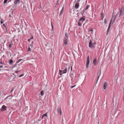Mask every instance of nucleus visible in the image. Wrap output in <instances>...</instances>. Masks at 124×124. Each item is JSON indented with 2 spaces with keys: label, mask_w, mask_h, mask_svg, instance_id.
I'll return each mask as SVG.
<instances>
[{
  "label": "nucleus",
  "mask_w": 124,
  "mask_h": 124,
  "mask_svg": "<svg viewBox=\"0 0 124 124\" xmlns=\"http://www.w3.org/2000/svg\"><path fill=\"white\" fill-rule=\"evenodd\" d=\"M86 17L85 16H83L78 21V24L79 26H81L82 25L83 22L85 19Z\"/></svg>",
  "instance_id": "nucleus-1"
},
{
  "label": "nucleus",
  "mask_w": 124,
  "mask_h": 124,
  "mask_svg": "<svg viewBox=\"0 0 124 124\" xmlns=\"http://www.w3.org/2000/svg\"><path fill=\"white\" fill-rule=\"evenodd\" d=\"M118 15H119V14H118V13H117V14H116V16L114 18L113 22L112 23V21L113 19V16H112V17L111 18L110 20V22L109 23V28L110 27V26H111L112 24H113V22H114V21L116 19V16H118Z\"/></svg>",
  "instance_id": "nucleus-2"
},
{
  "label": "nucleus",
  "mask_w": 124,
  "mask_h": 124,
  "mask_svg": "<svg viewBox=\"0 0 124 124\" xmlns=\"http://www.w3.org/2000/svg\"><path fill=\"white\" fill-rule=\"evenodd\" d=\"M90 63V60L89 59V56H88L87 58V61L86 62V68H88L89 64Z\"/></svg>",
  "instance_id": "nucleus-3"
},
{
  "label": "nucleus",
  "mask_w": 124,
  "mask_h": 124,
  "mask_svg": "<svg viewBox=\"0 0 124 124\" xmlns=\"http://www.w3.org/2000/svg\"><path fill=\"white\" fill-rule=\"evenodd\" d=\"M89 47L91 49L94 48V46L93 43H92L91 41L89 42Z\"/></svg>",
  "instance_id": "nucleus-4"
},
{
  "label": "nucleus",
  "mask_w": 124,
  "mask_h": 124,
  "mask_svg": "<svg viewBox=\"0 0 124 124\" xmlns=\"http://www.w3.org/2000/svg\"><path fill=\"white\" fill-rule=\"evenodd\" d=\"M79 6V2H76L74 5V8L77 9H78Z\"/></svg>",
  "instance_id": "nucleus-5"
},
{
  "label": "nucleus",
  "mask_w": 124,
  "mask_h": 124,
  "mask_svg": "<svg viewBox=\"0 0 124 124\" xmlns=\"http://www.w3.org/2000/svg\"><path fill=\"white\" fill-rule=\"evenodd\" d=\"M1 108L2 111H5L6 110L7 107L5 105H3L2 106Z\"/></svg>",
  "instance_id": "nucleus-6"
},
{
  "label": "nucleus",
  "mask_w": 124,
  "mask_h": 124,
  "mask_svg": "<svg viewBox=\"0 0 124 124\" xmlns=\"http://www.w3.org/2000/svg\"><path fill=\"white\" fill-rule=\"evenodd\" d=\"M70 36V34L69 33L66 32L65 33V36L64 38L68 39V38H69Z\"/></svg>",
  "instance_id": "nucleus-7"
},
{
  "label": "nucleus",
  "mask_w": 124,
  "mask_h": 124,
  "mask_svg": "<svg viewBox=\"0 0 124 124\" xmlns=\"http://www.w3.org/2000/svg\"><path fill=\"white\" fill-rule=\"evenodd\" d=\"M107 83L106 82H105L103 86V88L104 90H105L106 89V87H107Z\"/></svg>",
  "instance_id": "nucleus-8"
},
{
  "label": "nucleus",
  "mask_w": 124,
  "mask_h": 124,
  "mask_svg": "<svg viewBox=\"0 0 124 124\" xmlns=\"http://www.w3.org/2000/svg\"><path fill=\"white\" fill-rule=\"evenodd\" d=\"M124 14V12L123 11V10H122V9H120V12L119 15V17H120L122 16Z\"/></svg>",
  "instance_id": "nucleus-9"
},
{
  "label": "nucleus",
  "mask_w": 124,
  "mask_h": 124,
  "mask_svg": "<svg viewBox=\"0 0 124 124\" xmlns=\"http://www.w3.org/2000/svg\"><path fill=\"white\" fill-rule=\"evenodd\" d=\"M97 62V59L96 58V57L94 59L93 62V64L95 65H96V62Z\"/></svg>",
  "instance_id": "nucleus-10"
},
{
  "label": "nucleus",
  "mask_w": 124,
  "mask_h": 124,
  "mask_svg": "<svg viewBox=\"0 0 124 124\" xmlns=\"http://www.w3.org/2000/svg\"><path fill=\"white\" fill-rule=\"evenodd\" d=\"M58 113L59 114L60 116L62 115V111L61 108H60L58 109Z\"/></svg>",
  "instance_id": "nucleus-11"
},
{
  "label": "nucleus",
  "mask_w": 124,
  "mask_h": 124,
  "mask_svg": "<svg viewBox=\"0 0 124 124\" xmlns=\"http://www.w3.org/2000/svg\"><path fill=\"white\" fill-rule=\"evenodd\" d=\"M64 44L67 45V44L68 39L66 38L64 39Z\"/></svg>",
  "instance_id": "nucleus-12"
},
{
  "label": "nucleus",
  "mask_w": 124,
  "mask_h": 124,
  "mask_svg": "<svg viewBox=\"0 0 124 124\" xmlns=\"http://www.w3.org/2000/svg\"><path fill=\"white\" fill-rule=\"evenodd\" d=\"M20 0H15L14 1V3L15 5H16L19 2Z\"/></svg>",
  "instance_id": "nucleus-13"
},
{
  "label": "nucleus",
  "mask_w": 124,
  "mask_h": 124,
  "mask_svg": "<svg viewBox=\"0 0 124 124\" xmlns=\"http://www.w3.org/2000/svg\"><path fill=\"white\" fill-rule=\"evenodd\" d=\"M67 68H65V69L63 71L62 73L64 74L66 73L67 72Z\"/></svg>",
  "instance_id": "nucleus-14"
},
{
  "label": "nucleus",
  "mask_w": 124,
  "mask_h": 124,
  "mask_svg": "<svg viewBox=\"0 0 124 124\" xmlns=\"http://www.w3.org/2000/svg\"><path fill=\"white\" fill-rule=\"evenodd\" d=\"M101 73V70H100L98 72L97 75L98 76H100Z\"/></svg>",
  "instance_id": "nucleus-15"
},
{
  "label": "nucleus",
  "mask_w": 124,
  "mask_h": 124,
  "mask_svg": "<svg viewBox=\"0 0 124 124\" xmlns=\"http://www.w3.org/2000/svg\"><path fill=\"white\" fill-rule=\"evenodd\" d=\"M47 113H46L45 114H43L42 116V118L45 116L47 117Z\"/></svg>",
  "instance_id": "nucleus-16"
},
{
  "label": "nucleus",
  "mask_w": 124,
  "mask_h": 124,
  "mask_svg": "<svg viewBox=\"0 0 124 124\" xmlns=\"http://www.w3.org/2000/svg\"><path fill=\"white\" fill-rule=\"evenodd\" d=\"M22 60L23 61L22 59H19L16 62V63L17 64V63H19Z\"/></svg>",
  "instance_id": "nucleus-17"
},
{
  "label": "nucleus",
  "mask_w": 124,
  "mask_h": 124,
  "mask_svg": "<svg viewBox=\"0 0 124 124\" xmlns=\"http://www.w3.org/2000/svg\"><path fill=\"white\" fill-rule=\"evenodd\" d=\"M0 20V23L1 24L3 23L4 22L3 19L1 18Z\"/></svg>",
  "instance_id": "nucleus-18"
},
{
  "label": "nucleus",
  "mask_w": 124,
  "mask_h": 124,
  "mask_svg": "<svg viewBox=\"0 0 124 124\" xmlns=\"http://www.w3.org/2000/svg\"><path fill=\"white\" fill-rule=\"evenodd\" d=\"M13 62V61L12 60H10L9 61V64H11Z\"/></svg>",
  "instance_id": "nucleus-19"
},
{
  "label": "nucleus",
  "mask_w": 124,
  "mask_h": 124,
  "mask_svg": "<svg viewBox=\"0 0 124 124\" xmlns=\"http://www.w3.org/2000/svg\"><path fill=\"white\" fill-rule=\"evenodd\" d=\"M104 17V15L103 14H101V16H100V17L101 19H102Z\"/></svg>",
  "instance_id": "nucleus-20"
},
{
  "label": "nucleus",
  "mask_w": 124,
  "mask_h": 124,
  "mask_svg": "<svg viewBox=\"0 0 124 124\" xmlns=\"http://www.w3.org/2000/svg\"><path fill=\"white\" fill-rule=\"evenodd\" d=\"M90 6L89 5H87L86 7L85 8V10H87V9H88V8L89 7H90Z\"/></svg>",
  "instance_id": "nucleus-21"
},
{
  "label": "nucleus",
  "mask_w": 124,
  "mask_h": 124,
  "mask_svg": "<svg viewBox=\"0 0 124 124\" xmlns=\"http://www.w3.org/2000/svg\"><path fill=\"white\" fill-rule=\"evenodd\" d=\"M62 70H59V74L61 75H62Z\"/></svg>",
  "instance_id": "nucleus-22"
},
{
  "label": "nucleus",
  "mask_w": 124,
  "mask_h": 124,
  "mask_svg": "<svg viewBox=\"0 0 124 124\" xmlns=\"http://www.w3.org/2000/svg\"><path fill=\"white\" fill-rule=\"evenodd\" d=\"M44 94V93L43 91H42L41 92V96H43V95Z\"/></svg>",
  "instance_id": "nucleus-23"
},
{
  "label": "nucleus",
  "mask_w": 124,
  "mask_h": 124,
  "mask_svg": "<svg viewBox=\"0 0 124 124\" xmlns=\"http://www.w3.org/2000/svg\"><path fill=\"white\" fill-rule=\"evenodd\" d=\"M63 8H62V9L61 10V12H60V15H61L62 14V11H63Z\"/></svg>",
  "instance_id": "nucleus-24"
},
{
  "label": "nucleus",
  "mask_w": 124,
  "mask_h": 124,
  "mask_svg": "<svg viewBox=\"0 0 124 124\" xmlns=\"http://www.w3.org/2000/svg\"><path fill=\"white\" fill-rule=\"evenodd\" d=\"M85 10H85V9L84 8V9L83 10V11L82 13H81V14H82V15H83V14L84 13H85Z\"/></svg>",
  "instance_id": "nucleus-25"
},
{
  "label": "nucleus",
  "mask_w": 124,
  "mask_h": 124,
  "mask_svg": "<svg viewBox=\"0 0 124 124\" xmlns=\"http://www.w3.org/2000/svg\"><path fill=\"white\" fill-rule=\"evenodd\" d=\"M31 51V48H30V47H29L28 48L27 51Z\"/></svg>",
  "instance_id": "nucleus-26"
},
{
  "label": "nucleus",
  "mask_w": 124,
  "mask_h": 124,
  "mask_svg": "<svg viewBox=\"0 0 124 124\" xmlns=\"http://www.w3.org/2000/svg\"><path fill=\"white\" fill-rule=\"evenodd\" d=\"M14 90V87H12L11 90V91L10 92V93H12V91Z\"/></svg>",
  "instance_id": "nucleus-27"
},
{
  "label": "nucleus",
  "mask_w": 124,
  "mask_h": 124,
  "mask_svg": "<svg viewBox=\"0 0 124 124\" xmlns=\"http://www.w3.org/2000/svg\"><path fill=\"white\" fill-rule=\"evenodd\" d=\"M108 28L107 32L106 33V35H108Z\"/></svg>",
  "instance_id": "nucleus-28"
},
{
  "label": "nucleus",
  "mask_w": 124,
  "mask_h": 124,
  "mask_svg": "<svg viewBox=\"0 0 124 124\" xmlns=\"http://www.w3.org/2000/svg\"><path fill=\"white\" fill-rule=\"evenodd\" d=\"M99 77L100 76H98V77L97 78V79L96 83H97V82H98V79H99Z\"/></svg>",
  "instance_id": "nucleus-29"
},
{
  "label": "nucleus",
  "mask_w": 124,
  "mask_h": 124,
  "mask_svg": "<svg viewBox=\"0 0 124 124\" xmlns=\"http://www.w3.org/2000/svg\"><path fill=\"white\" fill-rule=\"evenodd\" d=\"M23 75H24L23 74H22L20 76H19V77H23Z\"/></svg>",
  "instance_id": "nucleus-30"
},
{
  "label": "nucleus",
  "mask_w": 124,
  "mask_h": 124,
  "mask_svg": "<svg viewBox=\"0 0 124 124\" xmlns=\"http://www.w3.org/2000/svg\"><path fill=\"white\" fill-rule=\"evenodd\" d=\"M20 70L19 71H18V70H17V71H16L15 72V73H18L20 71Z\"/></svg>",
  "instance_id": "nucleus-31"
},
{
  "label": "nucleus",
  "mask_w": 124,
  "mask_h": 124,
  "mask_svg": "<svg viewBox=\"0 0 124 124\" xmlns=\"http://www.w3.org/2000/svg\"><path fill=\"white\" fill-rule=\"evenodd\" d=\"M11 46H12V44H9V46H8L9 47V48L11 47Z\"/></svg>",
  "instance_id": "nucleus-32"
},
{
  "label": "nucleus",
  "mask_w": 124,
  "mask_h": 124,
  "mask_svg": "<svg viewBox=\"0 0 124 124\" xmlns=\"http://www.w3.org/2000/svg\"><path fill=\"white\" fill-rule=\"evenodd\" d=\"M76 86V85H74L73 86H71V88H72L73 87H74Z\"/></svg>",
  "instance_id": "nucleus-33"
},
{
  "label": "nucleus",
  "mask_w": 124,
  "mask_h": 124,
  "mask_svg": "<svg viewBox=\"0 0 124 124\" xmlns=\"http://www.w3.org/2000/svg\"><path fill=\"white\" fill-rule=\"evenodd\" d=\"M8 0H5L4 2V3H6L7 1Z\"/></svg>",
  "instance_id": "nucleus-34"
},
{
  "label": "nucleus",
  "mask_w": 124,
  "mask_h": 124,
  "mask_svg": "<svg viewBox=\"0 0 124 124\" xmlns=\"http://www.w3.org/2000/svg\"><path fill=\"white\" fill-rule=\"evenodd\" d=\"M77 2H79L80 0H76Z\"/></svg>",
  "instance_id": "nucleus-35"
},
{
  "label": "nucleus",
  "mask_w": 124,
  "mask_h": 124,
  "mask_svg": "<svg viewBox=\"0 0 124 124\" xmlns=\"http://www.w3.org/2000/svg\"><path fill=\"white\" fill-rule=\"evenodd\" d=\"M90 31H93V30L92 28H91L90 30Z\"/></svg>",
  "instance_id": "nucleus-36"
},
{
  "label": "nucleus",
  "mask_w": 124,
  "mask_h": 124,
  "mask_svg": "<svg viewBox=\"0 0 124 124\" xmlns=\"http://www.w3.org/2000/svg\"><path fill=\"white\" fill-rule=\"evenodd\" d=\"M59 0H57V3L56 4V5L57 4L59 3Z\"/></svg>",
  "instance_id": "nucleus-37"
},
{
  "label": "nucleus",
  "mask_w": 124,
  "mask_h": 124,
  "mask_svg": "<svg viewBox=\"0 0 124 124\" xmlns=\"http://www.w3.org/2000/svg\"><path fill=\"white\" fill-rule=\"evenodd\" d=\"M33 36H32L30 38V40H31V39H33Z\"/></svg>",
  "instance_id": "nucleus-38"
},
{
  "label": "nucleus",
  "mask_w": 124,
  "mask_h": 124,
  "mask_svg": "<svg viewBox=\"0 0 124 124\" xmlns=\"http://www.w3.org/2000/svg\"><path fill=\"white\" fill-rule=\"evenodd\" d=\"M3 26L5 27L6 26V24L5 23H4L3 24Z\"/></svg>",
  "instance_id": "nucleus-39"
},
{
  "label": "nucleus",
  "mask_w": 124,
  "mask_h": 124,
  "mask_svg": "<svg viewBox=\"0 0 124 124\" xmlns=\"http://www.w3.org/2000/svg\"><path fill=\"white\" fill-rule=\"evenodd\" d=\"M5 31L6 32H7V28H6V31Z\"/></svg>",
  "instance_id": "nucleus-40"
},
{
  "label": "nucleus",
  "mask_w": 124,
  "mask_h": 124,
  "mask_svg": "<svg viewBox=\"0 0 124 124\" xmlns=\"http://www.w3.org/2000/svg\"><path fill=\"white\" fill-rule=\"evenodd\" d=\"M104 23L105 24H106V20H105H105L104 21Z\"/></svg>",
  "instance_id": "nucleus-41"
},
{
  "label": "nucleus",
  "mask_w": 124,
  "mask_h": 124,
  "mask_svg": "<svg viewBox=\"0 0 124 124\" xmlns=\"http://www.w3.org/2000/svg\"><path fill=\"white\" fill-rule=\"evenodd\" d=\"M3 67V66H0V68H2Z\"/></svg>",
  "instance_id": "nucleus-42"
},
{
  "label": "nucleus",
  "mask_w": 124,
  "mask_h": 124,
  "mask_svg": "<svg viewBox=\"0 0 124 124\" xmlns=\"http://www.w3.org/2000/svg\"><path fill=\"white\" fill-rule=\"evenodd\" d=\"M30 39H28V41H29V42H30Z\"/></svg>",
  "instance_id": "nucleus-43"
},
{
  "label": "nucleus",
  "mask_w": 124,
  "mask_h": 124,
  "mask_svg": "<svg viewBox=\"0 0 124 124\" xmlns=\"http://www.w3.org/2000/svg\"><path fill=\"white\" fill-rule=\"evenodd\" d=\"M0 64H3V63L2 62H0Z\"/></svg>",
  "instance_id": "nucleus-44"
},
{
  "label": "nucleus",
  "mask_w": 124,
  "mask_h": 124,
  "mask_svg": "<svg viewBox=\"0 0 124 124\" xmlns=\"http://www.w3.org/2000/svg\"><path fill=\"white\" fill-rule=\"evenodd\" d=\"M96 44V43H93V44H94V45Z\"/></svg>",
  "instance_id": "nucleus-45"
},
{
  "label": "nucleus",
  "mask_w": 124,
  "mask_h": 124,
  "mask_svg": "<svg viewBox=\"0 0 124 124\" xmlns=\"http://www.w3.org/2000/svg\"><path fill=\"white\" fill-rule=\"evenodd\" d=\"M16 66V64H15V65H14V66L13 67H15Z\"/></svg>",
  "instance_id": "nucleus-46"
},
{
  "label": "nucleus",
  "mask_w": 124,
  "mask_h": 124,
  "mask_svg": "<svg viewBox=\"0 0 124 124\" xmlns=\"http://www.w3.org/2000/svg\"><path fill=\"white\" fill-rule=\"evenodd\" d=\"M9 16L10 17L11 16V15H9Z\"/></svg>",
  "instance_id": "nucleus-47"
},
{
  "label": "nucleus",
  "mask_w": 124,
  "mask_h": 124,
  "mask_svg": "<svg viewBox=\"0 0 124 124\" xmlns=\"http://www.w3.org/2000/svg\"><path fill=\"white\" fill-rule=\"evenodd\" d=\"M71 71H72V68L71 67Z\"/></svg>",
  "instance_id": "nucleus-48"
},
{
  "label": "nucleus",
  "mask_w": 124,
  "mask_h": 124,
  "mask_svg": "<svg viewBox=\"0 0 124 124\" xmlns=\"http://www.w3.org/2000/svg\"><path fill=\"white\" fill-rule=\"evenodd\" d=\"M1 70H3V69H2Z\"/></svg>",
  "instance_id": "nucleus-49"
},
{
  "label": "nucleus",
  "mask_w": 124,
  "mask_h": 124,
  "mask_svg": "<svg viewBox=\"0 0 124 124\" xmlns=\"http://www.w3.org/2000/svg\"><path fill=\"white\" fill-rule=\"evenodd\" d=\"M5 27V28H7L6 26V27Z\"/></svg>",
  "instance_id": "nucleus-50"
},
{
  "label": "nucleus",
  "mask_w": 124,
  "mask_h": 124,
  "mask_svg": "<svg viewBox=\"0 0 124 124\" xmlns=\"http://www.w3.org/2000/svg\"><path fill=\"white\" fill-rule=\"evenodd\" d=\"M6 67V68L7 67H5H5Z\"/></svg>",
  "instance_id": "nucleus-51"
},
{
  "label": "nucleus",
  "mask_w": 124,
  "mask_h": 124,
  "mask_svg": "<svg viewBox=\"0 0 124 124\" xmlns=\"http://www.w3.org/2000/svg\"><path fill=\"white\" fill-rule=\"evenodd\" d=\"M11 98H11V97H10V99H11Z\"/></svg>",
  "instance_id": "nucleus-52"
},
{
  "label": "nucleus",
  "mask_w": 124,
  "mask_h": 124,
  "mask_svg": "<svg viewBox=\"0 0 124 124\" xmlns=\"http://www.w3.org/2000/svg\"><path fill=\"white\" fill-rule=\"evenodd\" d=\"M11 98H11V97H10V99H11Z\"/></svg>",
  "instance_id": "nucleus-53"
},
{
  "label": "nucleus",
  "mask_w": 124,
  "mask_h": 124,
  "mask_svg": "<svg viewBox=\"0 0 124 124\" xmlns=\"http://www.w3.org/2000/svg\"><path fill=\"white\" fill-rule=\"evenodd\" d=\"M11 98H11V97H10V99H11Z\"/></svg>",
  "instance_id": "nucleus-54"
},
{
  "label": "nucleus",
  "mask_w": 124,
  "mask_h": 124,
  "mask_svg": "<svg viewBox=\"0 0 124 124\" xmlns=\"http://www.w3.org/2000/svg\"><path fill=\"white\" fill-rule=\"evenodd\" d=\"M81 8L80 9V10H81Z\"/></svg>",
  "instance_id": "nucleus-55"
},
{
  "label": "nucleus",
  "mask_w": 124,
  "mask_h": 124,
  "mask_svg": "<svg viewBox=\"0 0 124 124\" xmlns=\"http://www.w3.org/2000/svg\"><path fill=\"white\" fill-rule=\"evenodd\" d=\"M99 123V122H98V124Z\"/></svg>",
  "instance_id": "nucleus-56"
},
{
  "label": "nucleus",
  "mask_w": 124,
  "mask_h": 124,
  "mask_svg": "<svg viewBox=\"0 0 124 124\" xmlns=\"http://www.w3.org/2000/svg\"><path fill=\"white\" fill-rule=\"evenodd\" d=\"M1 70L0 69V71Z\"/></svg>",
  "instance_id": "nucleus-57"
},
{
  "label": "nucleus",
  "mask_w": 124,
  "mask_h": 124,
  "mask_svg": "<svg viewBox=\"0 0 124 124\" xmlns=\"http://www.w3.org/2000/svg\"><path fill=\"white\" fill-rule=\"evenodd\" d=\"M108 46H108H107V47Z\"/></svg>",
  "instance_id": "nucleus-58"
}]
</instances>
